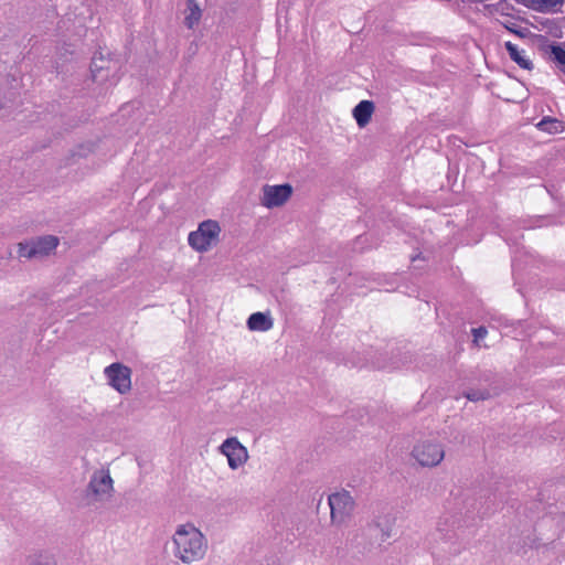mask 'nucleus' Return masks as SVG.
Returning <instances> with one entry per match:
<instances>
[{
    "label": "nucleus",
    "instance_id": "obj_1",
    "mask_svg": "<svg viewBox=\"0 0 565 565\" xmlns=\"http://www.w3.org/2000/svg\"><path fill=\"white\" fill-rule=\"evenodd\" d=\"M172 554L182 564L190 565L202 561L207 552V540L193 524L177 526L172 535Z\"/></svg>",
    "mask_w": 565,
    "mask_h": 565
},
{
    "label": "nucleus",
    "instance_id": "obj_2",
    "mask_svg": "<svg viewBox=\"0 0 565 565\" xmlns=\"http://www.w3.org/2000/svg\"><path fill=\"white\" fill-rule=\"evenodd\" d=\"M114 491V480L109 470L99 469L93 472L85 490L88 503L105 502L109 500Z\"/></svg>",
    "mask_w": 565,
    "mask_h": 565
},
{
    "label": "nucleus",
    "instance_id": "obj_3",
    "mask_svg": "<svg viewBox=\"0 0 565 565\" xmlns=\"http://www.w3.org/2000/svg\"><path fill=\"white\" fill-rule=\"evenodd\" d=\"M221 227L216 221L206 220L200 223L196 231L189 234V245L196 252H207L218 242Z\"/></svg>",
    "mask_w": 565,
    "mask_h": 565
},
{
    "label": "nucleus",
    "instance_id": "obj_4",
    "mask_svg": "<svg viewBox=\"0 0 565 565\" xmlns=\"http://www.w3.org/2000/svg\"><path fill=\"white\" fill-rule=\"evenodd\" d=\"M328 503L330 507L331 523L334 525H342L348 522L355 508L353 497L345 490L330 494Z\"/></svg>",
    "mask_w": 565,
    "mask_h": 565
},
{
    "label": "nucleus",
    "instance_id": "obj_5",
    "mask_svg": "<svg viewBox=\"0 0 565 565\" xmlns=\"http://www.w3.org/2000/svg\"><path fill=\"white\" fill-rule=\"evenodd\" d=\"M60 241L54 235L39 236L18 244V254L28 259L49 256L57 247Z\"/></svg>",
    "mask_w": 565,
    "mask_h": 565
},
{
    "label": "nucleus",
    "instance_id": "obj_6",
    "mask_svg": "<svg viewBox=\"0 0 565 565\" xmlns=\"http://www.w3.org/2000/svg\"><path fill=\"white\" fill-rule=\"evenodd\" d=\"M413 457L423 467H436L445 457V450L441 444L435 441H420L415 445Z\"/></svg>",
    "mask_w": 565,
    "mask_h": 565
},
{
    "label": "nucleus",
    "instance_id": "obj_7",
    "mask_svg": "<svg viewBox=\"0 0 565 565\" xmlns=\"http://www.w3.org/2000/svg\"><path fill=\"white\" fill-rule=\"evenodd\" d=\"M218 451L227 458L228 467L232 470L243 467L249 458L247 448L237 437L226 438L218 447Z\"/></svg>",
    "mask_w": 565,
    "mask_h": 565
},
{
    "label": "nucleus",
    "instance_id": "obj_8",
    "mask_svg": "<svg viewBox=\"0 0 565 565\" xmlns=\"http://www.w3.org/2000/svg\"><path fill=\"white\" fill-rule=\"evenodd\" d=\"M108 384L120 394H126L131 390V370L130 367L116 362L104 370Z\"/></svg>",
    "mask_w": 565,
    "mask_h": 565
},
{
    "label": "nucleus",
    "instance_id": "obj_9",
    "mask_svg": "<svg viewBox=\"0 0 565 565\" xmlns=\"http://www.w3.org/2000/svg\"><path fill=\"white\" fill-rule=\"evenodd\" d=\"M365 535L377 544L392 536L393 519L387 513H379L365 526Z\"/></svg>",
    "mask_w": 565,
    "mask_h": 565
},
{
    "label": "nucleus",
    "instance_id": "obj_10",
    "mask_svg": "<svg viewBox=\"0 0 565 565\" xmlns=\"http://www.w3.org/2000/svg\"><path fill=\"white\" fill-rule=\"evenodd\" d=\"M292 194V186L288 183L279 185H264L260 202L268 209L281 206Z\"/></svg>",
    "mask_w": 565,
    "mask_h": 565
},
{
    "label": "nucleus",
    "instance_id": "obj_11",
    "mask_svg": "<svg viewBox=\"0 0 565 565\" xmlns=\"http://www.w3.org/2000/svg\"><path fill=\"white\" fill-rule=\"evenodd\" d=\"M373 111L374 104L371 100H361L353 108V117L356 120L359 127H364L370 122Z\"/></svg>",
    "mask_w": 565,
    "mask_h": 565
},
{
    "label": "nucleus",
    "instance_id": "obj_12",
    "mask_svg": "<svg viewBox=\"0 0 565 565\" xmlns=\"http://www.w3.org/2000/svg\"><path fill=\"white\" fill-rule=\"evenodd\" d=\"M247 327L250 331H268L273 328V320L263 312H255L248 317Z\"/></svg>",
    "mask_w": 565,
    "mask_h": 565
},
{
    "label": "nucleus",
    "instance_id": "obj_13",
    "mask_svg": "<svg viewBox=\"0 0 565 565\" xmlns=\"http://www.w3.org/2000/svg\"><path fill=\"white\" fill-rule=\"evenodd\" d=\"M505 50L509 53L510 58L515 62L521 68L531 71L533 68V63L530 58L524 56V51H520L515 44L512 42L504 43Z\"/></svg>",
    "mask_w": 565,
    "mask_h": 565
},
{
    "label": "nucleus",
    "instance_id": "obj_14",
    "mask_svg": "<svg viewBox=\"0 0 565 565\" xmlns=\"http://www.w3.org/2000/svg\"><path fill=\"white\" fill-rule=\"evenodd\" d=\"M562 3L563 0H524L526 7L539 12L555 10V8Z\"/></svg>",
    "mask_w": 565,
    "mask_h": 565
},
{
    "label": "nucleus",
    "instance_id": "obj_15",
    "mask_svg": "<svg viewBox=\"0 0 565 565\" xmlns=\"http://www.w3.org/2000/svg\"><path fill=\"white\" fill-rule=\"evenodd\" d=\"M28 565H57L53 554L39 551L28 556Z\"/></svg>",
    "mask_w": 565,
    "mask_h": 565
},
{
    "label": "nucleus",
    "instance_id": "obj_16",
    "mask_svg": "<svg viewBox=\"0 0 565 565\" xmlns=\"http://www.w3.org/2000/svg\"><path fill=\"white\" fill-rule=\"evenodd\" d=\"M189 13L184 18V23L188 28L192 29L201 19V9L194 0L188 1Z\"/></svg>",
    "mask_w": 565,
    "mask_h": 565
},
{
    "label": "nucleus",
    "instance_id": "obj_17",
    "mask_svg": "<svg viewBox=\"0 0 565 565\" xmlns=\"http://www.w3.org/2000/svg\"><path fill=\"white\" fill-rule=\"evenodd\" d=\"M550 51L553 60L562 66V72L565 74V50L558 44H553Z\"/></svg>",
    "mask_w": 565,
    "mask_h": 565
},
{
    "label": "nucleus",
    "instance_id": "obj_18",
    "mask_svg": "<svg viewBox=\"0 0 565 565\" xmlns=\"http://www.w3.org/2000/svg\"><path fill=\"white\" fill-rule=\"evenodd\" d=\"M465 396L472 402L483 401L490 397L489 392L487 391H478V390H470L465 394Z\"/></svg>",
    "mask_w": 565,
    "mask_h": 565
},
{
    "label": "nucleus",
    "instance_id": "obj_19",
    "mask_svg": "<svg viewBox=\"0 0 565 565\" xmlns=\"http://www.w3.org/2000/svg\"><path fill=\"white\" fill-rule=\"evenodd\" d=\"M104 64H105V61L102 57L93 58L92 64H90V72H92L93 78L95 81L98 78V76H99L98 74L106 67Z\"/></svg>",
    "mask_w": 565,
    "mask_h": 565
},
{
    "label": "nucleus",
    "instance_id": "obj_20",
    "mask_svg": "<svg viewBox=\"0 0 565 565\" xmlns=\"http://www.w3.org/2000/svg\"><path fill=\"white\" fill-rule=\"evenodd\" d=\"M507 30H509L511 33L520 36L525 38L529 33L527 29L519 28L516 24L512 23L511 25L505 24L504 25Z\"/></svg>",
    "mask_w": 565,
    "mask_h": 565
},
{
    "label": "nucleus",
    "instance_id": "obj_21",
    "mask_svg": "<svg viewBox=\"0 0 565 565\" xmlns=\"http://www.w3.org/2000/svg\"><path fill=\"white\" fill-rule=\"evenodd\" d=\"M472 333L475 337V342H479L487 335V329L484 327H479V328L472 329Z\"/></svg>",
    "mask_w": 565,
    "mask_h": 565
},
{
    "label": "nucleus",
    "instance_id": "obj_22",
    "mask_svg": "<svg viewBox=\"0 0 565 565\" xmlns=\"http://www.w3.org/2000/svg\"><path fill=\"white\" fill-rule=\"evenodd\" d=\"M556 124V120L555 119H551V118H543L539 124H537V127L540 129H543V130H550V128H547L546 126L547 125H555Z\"/></svg>",
    "mask_w": 565,
    "mask_h": 565
},
{
    "label": "nucleus",
    "instance_id": "obj_23",
    "mask_svg": "<svg viewBox=\"0 0 565 565\" xmlns=\"http://www.w3.org/2000/svg\"><path fill=\"white\" fill-rule=\"evenodd\" d=\"M438 530H439L440 532H446V531H447V530L444 527V524H443V521H441V520L438 522Z\"/></svg>",
    "mask_w": 565,
    "mask_h": 565
}]
</instances>
